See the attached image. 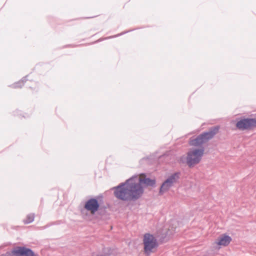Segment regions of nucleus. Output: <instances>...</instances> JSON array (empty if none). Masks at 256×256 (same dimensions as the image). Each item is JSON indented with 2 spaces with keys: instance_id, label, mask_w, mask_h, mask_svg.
<instances>
[{
  "instance_id": "f8f14e48",
  "label": "nucleus",
  "mask_w": 256,
  "mask_h": 256,
  "mask_svg": "<svg viewBox=\"0 0 256 256\" xmlns=\"http://www.w3.org/2000/svg\"><path fill=\"white\" fill-rule=\"evenodd\" d=\"M34 220V215L33 214H30L26 216V218L24 220V222L26 224H30L33 222Z\"/></svg>"
},
{
  "instance_id": "6e6552de",
  "label": "nucleus",
  "mask_w": 256,
  "mask_h": 256,
  "mask_svg": "<svg viewBox=\"0 0 256 256\" xmlns=\"http://www.w3.org/2000/svg\"><path fill=\"white\" fill-rule=\"evenodd\" d=\"M84 208L94 214L96 211V200L92 198L88 200L84 206Z\"/></svg>"
},
{
  "instance_id": "20e7f679",
  "label": "nucleus",
  "mask_w": 256,
  "mask_h": 256,
  "mask_svg": "<svg viewBox=\"0 0 256 256\" xmlns=\"http://www.w3.org/2000/svg\"><path fill=\"white\" fill-rule=\"evenodd\" d=\"M236 127L241 130L253 129L256 128V119L253 118L242 119L236 122Z\"/></svg>"
},
{
  "instance_id": "9d476101",
  "label": "nucleus",
  "mask_w": 256,
  "mask_h": 256,
  "mask_svg": "<svg viewBox=\"0 0 256 256\" xmlns=\"http://www.w3.org/2000/svg\"><path fill=\"white\" fill-rule=\"evenodd\" d=\"M180 174L181 173L180 172H176L170 176L166 180H167L169 183H171L172 185H174L178 181Z\"/></svg>"
},
{
  "instance_id": "39448f33",
  "label": "nucleus",
  "mask_w": 256,
  "mask_h": 256,
  "mask_svg": "<svg viewBox=\"0 0 256 256\" xmlns=\"http://www.w3.org/2000/svg\"><path fill=\"white\" fill-rule=\"evenodd\" d=\"M12 252L15 256H36L31 250L25 247H16Z\"/></svg>"
},
{
  "instance_id": "f257e3e1",
  "label": "nucleus",
  "mask_w": 256,
  "mask_h": 256,
  "mask_svg": "<svg viewBox=\"0 0 256 256\" xmlns=\"http://www.w3.org/2000/svg\"><path fill=\"white\" fill-rule=\"evenodd\" d=\"M156 184L155 180L150 178L134 176L113 187L114 196L118 200L126 202H134L140 199L144 193V188L152 186Z\"/></svg>"
},
{
  "instance_id": "0eeeda50",
  "label": "nucleus",
  "mask_w": 256,
  "mask_h": 256,
  "mask_svg": "<svg viewBox=\"0 0 256 256\" xmlns=\"http://www.w3.org/2000/svg\"><path fill=\"white\" fill-rule=\"evenodd\" d=\"M231 241L232 238L230 236L224 234L218 237L216 244L220 246H226L229 244Z\"/></svg>"
},
{
  "instance_id": "ddd939ff",
  "label": "nucleus",
  "mask_w": 256,
  "mask_h": 256,
  "mask_svg": "<svg viewBox=\"0 0 256 256\" xmlns=\"http://www.w3.org/2000/svg\"><path fill=\"white\" fill-rule=\"evenodd\" d=\"M99 198V196H97V212L98 211V208H99V204L98 203V199Z\"/></svg>"
},
{
  "instance_id": "9b49d317",
  "label": "nucleus",
  "mask_w": 256,
  "mask_h": 256,
  "mask_svg": "<svg viewBox=\"0 0 256 256\" xmlns=\"http://www.w3.org/2000/svg\"><path fill=\"white\" fill-rule=\"evenodd\" d=\"M174 185L171 183H169L167 180H164L160 189L159 194L162 195L164 193L168 192Z\"/></svg>"
},
{
  "instance_id": "7ed1b4c3",
  "label": "nucleus",
  "mask_w": 256,
  "mask_h": 256,
  "mask_svg": "<svg viewBox=\"0 0 256 256\" xmlns=\"http://www.w3.org/2000/svg\"><path fill=\"white\" fill-rule=\"evenodd\" d=\"M144 253L146 256H150L158 246L157 239L150 233H146L143 238Z\"/></svg>"
},
{
  "instance_id": "1a4fd4ad",
  "label": "nucleus",
  "mask_w": 256,
  "mask_h": 256,
  "mask_svg": "<svg viewBox=\"0 0 256 256\" xmlns=\"http://www.w3.org/2000/svg\"><path fill=\"white\" fill-rule=\"evenodd\" d=\"M205 143L206 142L201 134L198 136L196 138L190 140V144L194 146H200Z\"/></svg>"
},
{
  "instance_id": "423d86ee",
  "label": "nucleus",
  "mask_w": 256,
  "mask_h": 256,
  "mask_svg": "<svg viewBox=\"0 0 256 256\" xmlns=\"http://www.w3.org/2000/svg\"><path fill=\"white\" fill-rule=\"evenodd\" d=\"M220 126H217L210 128L208 132H204L201 134L206 142L212 138L218 132Z\"/></svg>"
},
{
  "instance_id": "f03ea898",
  "label": "nucleus",
  "mask_w": 256,
  "mask_h": 256,
  "mask_svg": "<svg viewBox=\"0 0 256 256\" xmlns=\"http://www.w3.org/2000/svg\"><path fill=\"white\" fill-rule=\"evenodd\" d=\"M204 148L200 146V148H192L187 152L186 162L190 168L194 167L199 164L204 156Z\"/></svg>"
}]
</instances>
